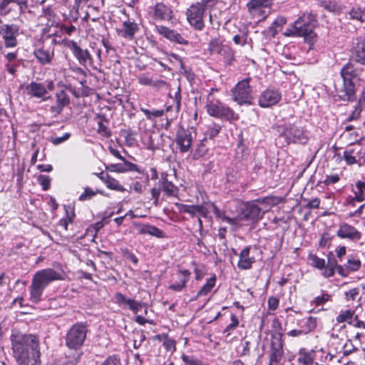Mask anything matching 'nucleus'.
I'll use <instances>...</instances> for the list:
<instances>
[{
	"label": "nucleus",
	"instance_id": "f257e3e1",
	"mask_svg": "<svg viewBox=\"0 0 365 365\" xmlns=\"http://www.w3.org/2000/svg\"><path fill=\"white\" fill-rule=\"evenodd\" d=\"M13 356L18 365H40L41 352L37 337L13 333L11 336Z\"/></svg>",
	"mask_w": 365,
	"mask_h": 365
},
{
	"label": "nucleus",
	"instance_id": "f03ea898",
	"mask_svg": "<svg viewBox=\"0 0 365 365\" xmlns=\"http://www.w3.org/2000/svg\"><path fill=\"white\" fill-rule=\"evenodd\" d=\"M61 274L52 268H46L36 272L29 287V300L37 304L42 300L44 289L53 282L61 280Z\"/></svg>",
	"mask_w": 365,
	"mask_h": 365
},
{
	"label": "nucleus",
	"instance_id": "7ed1b4c3",
	"mask_svg": "<svg viewBox=\"0 0 365 365\" xmlns=\"http://www.w3.org/2000/svg\"><path fill=\"white\" fill-rule=\"evenodd\" d=\"M315 16L311 13H304L298 19L287 28L284 32L286 36H304L312 38L315 26Z\"/></svg>",
	"mask_w": 365,
	"mask_h": 365
},
{
	"label": "nucleus",
	"instance_id": "20e7f679",
	"mask_svg": "<svg viewBox=\"0 0 365 365\" xmlns=\"http://www.w3.org/2000/svg\"><path fill=\"white\" fill-rule=\"evenodd\" d=\"M306 130L294 124H284L282 126V131L276 140V143L281 147L291 143L306 144L308 141Z\"/></svg>",
	"mask_w": 365,
	"mask_h": 365
},
{
	"label": "nucleus",
	"instance_id": "39448f33",
	"mask_svg": "<svg viewBox=\"0 0 365 365\" xmlns=\"http://www.w3.org/2000/svg\"><path fill=\"white\" fill-rule=\"evenodd\" d=\"M217 0H201L192 4L186 11L187 20L195 29L201 31L205 26L204 14L207 9L214 7Z\"/></svg>",
	"mask_w": 365,
	"mask_h": 365
},
{
	"label": "nucleus",
	"instance_id": "423d86ee",
	"mask_svg": "<svg viewBox=\"0 0 365 365\" xmlns=\"http://www.w3.org/2000/svg\"><path fill=\"white\" fill-rule=\"evenodd\" d=\"M87 334V328L83 324H75L68 331L66 336V345L74 351H80Z\"/></svg>",
	"mask_w": 365,
	"mask_h": 365
},
{
	"label": "nucleus",
	"instance_id": "0eeeda50",
	"mask_svg": "<svg viewBox=\"0 0 365 365\" xmlns=\"http://www.w3.org/2000/svg\"><path fill=\"white\" fill-rule=\"evenodd\" d=\"M207 113L215 118L224 119L230 122L238 119V115L233 110L218 100H207L206 104Z\"/></svg>",
	"mask_w": 365,
	"mask_h": 365
},
{
	"label": "nucleus",
	"instance_id": "6e6552de",
	"mask_svg": "<svg viewBox=\"0 0 365 365\" xmlns=\"http://www.w3.org/2000/svg\"><path fill=\"white\" fill-rule=\"evenodd\" d=\"M54 89V83L52 81H46L44 83L31 81L26 86V92L31 98L40 99L41 101H46L51 98L49 91Z\"/></svg>",
	"mask_w": 365,
	"mask_h": 365
},
{
	"label": "nucleus",
	"instance_id": "1a4fd4ad",
	"mask_svg": "<svg viewBox=\"0 0 365 365\" xmlns=\"http://www.w3.org/2000/svg\"><path fill=\"white\" fill-rule=\"evenodd\" d=\"M19 26L14 24H2L0 26V50L4 45L6 48H14L18 44Z\"/></svg>",
	"mask_w": 365,
	"mask_h": 365
},
{
	"label": "nucleus",
	"instance_id": "9d476101",
	"mask_svg": "<svg viewBox=\"0 0 365 365\" xmlns=\"http://www.w3.org/2000/svg\"><path fill=\"white\" fill-rule=\"evenodd\" d=\"M232 96L233 101L239 105L252 103V89L250 86V78H245L232 89Z\"/></svg>",
	"mask_w": 365,
	"mask_h": 365
},
{
	"label": "nucleus",
	"instance_id": "9b49d317",
	"mask_svg": "<svg viewBox=\"0 0 365 365\" xmlns=\"http://www.w3.org/2000/svg\"><path fill=\"white\" fill-rule=\"evenodd\" d=\"M284 356L282 334H272L269 365H280Z\"/></svg>",
	"mask_w": 365,
	"mask_h": 365
},
{
	"label": "nucleus",
	"instance_id": "f8f14e48",
	"mask_svg": "<svg viewBox=\"0 0 365 365\" xmlns=\"http://www.w3.org/2000/svg\"><path fill=\"white\" fill-rule=\"evenodd\" d=\"M149 14L156 21H170L173 12L172 9L163 2H158L149 8Z\"/></svg>",
	"mask_w": 365,
	"mask_h": 365
},
{
	"label": "nucleus",
	"instance_id": "ddd939ff",
	"mask_svg": "<svg viewBox=\"0 0 365 365\" xmlns=\"http://www.w3.org/2000/svg\"><path fill=\"white\" fill-rule=\"evenodd\" d=\"M194 131L180 127L176 133L175 142L181 153L188 152L193 140Z\"/></svg>",
	"mask_w": 365,
	"mask_h": 365
},
{
	"label": "nucleus",
	"instance_id": "4468645a",
	"mask_svg": "<svg viewBox=\"0 0 365 365\" xmlns=\"http://www.w3.org/2000/svg\"><path fill=\"white\" fill-rule=\"evenodd\" d=\"M273 0H250L247 7L252 16L264 19L267 16L264 9L271 8Z\"/></svg>",
	"mask_w": 365,
	"mask_h": 365
},
{
	"label": "nucleus",
	"instance_id": "2eb2a0df",
	"mask_svg": "<svg viewBox=\"0 0 365 365\" xmlns=\"http://www.w3.org/2000/svg\"><path fill=\"white\" fill-rule=\"evenodd\" d=\"M336 235L341 239H349L353 242H356L361 238V233L354 226L346 222L339 225Z\"/></svg>",
	"mask_w": 365,
	"mask_h": 365
},
{
	"label": "nucleus",
	"instance_id": "dca6fc26",
	"mask_svg": "<svg viewBox=\"0 0 365 365\" xmlns=\"http://www.w3.org/2000/svg\"><path fill=\"white\" fill-rule=\"evenodd\" d=\"M365 152L359 144L348 148L344 152V158L347 165H351L359 163L364 158Z\"/></svg>",
	"mask_w": 365,
	"mask_h": 365
},
{
	"label": "nucleus",
	"instance_id": "f3484780",
	"mask_svg": "<svg viewBox=\"0 0 365 365\" xmlns=\"http://www.w3.org/2000/svg\"><path fill=\"white\" fill-rule=\"evenodd\" d=\"M281 99V94L277 90L267 89L259 96V105L267 108L277 104Z\"/></svg>",
	"mask_w": 365,
	"mask_h": 365
},
{
	"label": "nucleus",
	"instance_id": "a211bd4d",
	"mask_svg": "<svg viewBox=\"0 0 365 365\" xmlns=\"http://www.w3.org/2000/svg\"><path fill=\"white\" fill-rule=\"evenodd\" d=\"M68 47L71 50L74 56L78 59L79 63L86 66L87 63L92 64L93 59L88 50L82 49L77 43L73 41H69Z\"/></svg>",
	"mask_w": 365,
	"mask_h": 365
},
{
	"label": "nucleus",
	"instance_id": "6ab92c4d",
	"mask_svg": "<svg viewBox=\"0 0 365 365\" xmlns=\"http://www.w3.org/2000/svg\"><path fill=\"white\" fill-rule=\"evenodd\" d=\"M264 212L261 208L254 202H249L245 205V210L242 215H239L240 220H250L251 221H257L262 218Z\"/></svg>",
	"mask_w": 365,
	"mask_h": 365
},
{
	"label": "nucleus",
	"instance_id": "aec40b11",
	"mask_svg": "<svg viewBox=\"0 0 365 365\" xmlns=\"http://www.w3.org/2000/svg\"><path fill=\"white\" fill-rule=\"evenodd\" d=\"M361 71V68L356 67L353 63L349 62L341 68V76L344 82L354 83V81L359 78Z\"/></svg>",
	"mask_w": 365,
	"mask_h": 365
},
{
	"label": "nucleus",
	"instance_id": "412c9836",
	"mask_svg": "<svg viewBox=\"0 0 365 365\" xmlns=\"http://www.w3.org/2000/svg\"><path fill=\"white\" fill-rule=\"evenodd\" d=\"M190 272L187 269L180 270L178 274V281L169 285V289L175 292H181L189 281Z\"/></svg>",
	"mask_w": 365,
	"mask_h": 365
},
{
	"label": "nucleus",
	"instance_id": "4be33fe9",
	"mask_svg": "<svg viewBox=\"0 0 365 365\" xmlns=\"http://www.w3.org/2000/svg\"><path fill=\"white\" fill-rule=\"evenodd\" d=\"M352 57L358 63L365 66V38H359L352 50Z\"/></svg>",
	"mask_w": 365,
	"mask_h": 365
},
{
	"label": "nucleus",
	"instance_id": "5701e85b",
	"mask_svg": "<svg viewBox=\"0 0 365 365\" xmlns=\"http://www.w3.org/2000/svg\"><path fill=\"white\" fill-rule=\"evenodd\" d=\"M123 163L110 164L106 169L113 173H126L128 171H138V166L130 162L123 160Z\"/></svg>",
	"mask_w": 365,
	"mask_h": 365
},
{
	"label": "nucleus",
	"instance_id": "b1692460",
	"mask_svg": "<svg viewBox=\"0 0 365 365\" xmlns=\"http://www.w3.org/2000/svg\"><path fill=\"white\" fill-rule=\"evenodd\" d=\"M250 247H245L240 253L237 267L241 269H249L255 262L253 257H250Z\"/></svg>",
	"mask_w": 365,
	"mask_h": 365
},
{
	"label": "nucleus",
	"instance_id": "393cba45",
	"mask_svg": "<svg viewBox=\"0 0 365 365\" xmlns=\"http://www.w3.org/2000/svg\"><path fill=\"white\" fill-rule=\"evenodd\" d=\"M53 50L46 48L43 46L34 51V56L39 63L43 65L50 63L53 58Z\"/></svg>",
	"mask_w": 365,
	"mask_h": 365
},
{
	"label": "nucleus",
	"instance_id": "a878e982",
	"mask_svg": "<svg viewBox=\"0 0 365 365\" xmlns=\"http://www.w3.org/2000/svg\"><path fill=\"white\" fill-rule=\"evenodd\" d=\"M354 83L344 82L343 90L339 98L343 101H354L356 100Z\"/></svg>",
	"mask_w": 365,
	"mask_h": 365
},
{
	"label": "nucleus",
	"instance_id": "bb28decb",
	"mask_svg": "<svg viewBox=\"0 0 365 365\" xmlns=\"http://www.w3.org/2000/svg\"><path fill=\"white\" fill-rule=\"evenodd\" d=\"M354 196L350 201V204H354V202H361L365 200V182L358 180L355 183V187L352 190Z\"/></svg>",
	"mask_w": 365,
	"mask_h": 365
},
{
	"label": "nucleus",
	"instance_id": "cd10ccee",
	"mask_svg": "<svg viewBox=\"0 0 365 365\" xmlns=\"http://www.w3.org/2000/svg\"><path fill=\"white\" fill-rule=\"evenodd\" d=\"M339 264H337V260L332 252H329L327 255V264L325 269L323 272V275L325 277H330L334 274L336 268Z\"/></svg>",
	"mask_w": 365,
	"mask_h": 365
},
{
	"label": "nucleus",
	"instance_id": "c85d7f7f",
	"mask_svg": "<svg viewBox=\"0 0 365 365\" xmlns=\"http://www.w3.org/2000/svg\"><path fill=\"white\" fill-rule=\"evenodd\" d=\"M27 0H1L0 3V11L2 15H8L12 8L10 6L11 4L18 5L20 9L26 6Z\"/></svg>",
	"mask_w": 365,
	"mask_h": 365
},
{
	"label": "nucleus",
	"instance_id": "c756f323",
	"mask_svg": "<svg viewBox=\"0 0 365 365\" xmlns=\"http://www.w3.org/2000/svg\"><path fill=\"white\" fill-rule=\"evenodd\" d=\"M314 355L315 352L313 350L307 351L305 349H301L298 352L297 362L302 365H312Z\"/></svg>",
	"mask_w": 365,
	"mask_h": 365
},
{
	"label": "nucleus",
	"instance_id": "7c9ffc66",
	"mask_svg": "<svg viewBox=\"0 0 365 365\" xmlns=\"http://www.w3.org/2000/svg\"><path fill=\"white\" fill-rule=\"evenodd\" d=\"M139 233L141 235H150L156 237H163V232L155 226L148 224L143 225L140 227Z\"/></svg>",
	"mask_w": 365,
	"mask_h": 365
},
{
	"label": "nucleus",
	"instance_id": "2f4dec72",
	"mask_svg": "<svg viewBox=\"0 0 365 365\" xmlns=\"http://www.w3.org/2000/svg\"><path fill=\"white\" fill-rule=\"evenodd\" d=\"M161 190L170 196H175L178 195V188L171 182L168 181L166 178H163L159 181Z\"/></svg>",
	"mask_w": 365,
	"mask_h": 365
},
{
	"label": "nucleus",
	"instance_id": "473e14b6",
	"mask_svg": "<svg viewBox=\"0 0 365 365\" xmlns=\"http://www.w3.org/2000/svg\"><path fill=\"white\" fill-rule=\"evenodd\" d=\"M82 355L81 351H73L71 354H67L66 359L63 361H57L55 363L61 365H76Z\"/></svg>",
	"mask_w": 365,
	"mask_h": 365
},
{
	"label": "nucleus",
	"instance_id": "72a5a7b5",
	"mask_svg": "<svg viewBox=\"0 0 365 365\" xmlns=\"http://www.w3.org/2000/svg\"><path fill=\"white\" fill-rule=\"evenodd\" d=\"M222 129V126L220 124L211 122L206 125L205 130H204L205 138L207 139H212L216 137Z\"/></svg>",
	"mask_w": 365,
	"mask_h": 365
},
{
	"label": "nucleus",
	"instance_id": "f704fd0d",
	"mask_svg": "<svg viewBox=\"0 0 365 365\" xmlns=\"http://www.w3.org/2000/svg\"><path fill=\"white\" fill-rule=\"evenodd\" d=\"M286 24L287 19L283 16H278L268 29L272 33V36H274L278 31L281 30Z\"/></svg>",
	"mask_w": 365,
	"mask_h": 365
},
{
	"label": "nucleus",
	"instance_id": "c9c22d12",
	"mask_svg": "<svg viewBox=\"0 0 365 365\" xmlns=\"http://www.w3.org/2000/svg\"><path fill=\"white\" fill-rule=\"evenodd\" d=\"M361 265V263L359 257L353 255L348 256L346 264V269H348V271L350 272H356L359 270Z\"/></svg>",
	"mask_w": 365,
	"mask_h": 365
},
{
	"label": "nucleus",
	"instance_id": "e433bc0d",
	"mask_svg": "<svg viewBox=\"0 0 365 365\" xmlns=\"http://www.w3.org/2000/svg\"><path fill=\"white\" fill-rule=\"evenodd\" d=\"M123 36L125 38H132L138 30L137 24L130 21H125L123 24Z\"/></svg>",
	"mask_w": 365,
	"mask_h": 365
},
{
	"label": "nucleus",
	"instance_id": "4c0bfd02",
	"mask_svg": "<svg viewBox=\"0 0 365 365\" xmlns=\"http://www.w3.org/2000/svg\"><path fill=\"white\" fill-rule=\"evenodd\" d=\"M217 54L224 58L227 64L230 65L235 60L234 53L232 48L227 45H225Z\"/></svg>",
	"mask_w": 365,
	"mask_h": 365
},
{
	"label": "nucleus",
	"instance_id": "58836bf2",
	"mask_svg": "<svg viewBox=\"0 0 365 365\" xmlns=\"http://www.w3.org/2000/svg\"><path fill=\"white\" fill-rule=\"evenodd\" d=\"M216 282L215 277H211L207 280L206 284L199 290L197 292V297L205 296L207 295L214 287Z\"/></svg>",
	"mask_w": 365,
	"mask_h": 365
},
{
	"label": "nucleus",
	"instance_id": "ea45409f",
	"mask_svg": "<svg viewBox=\"0 0 365 365\" xmlns=\"http://www.w3.org/2000/svg\"><path fill=\"white\" fill-rule=\"evenodd\" d=\"M104 184L110 190H113L118 192H124L125 190L124 187L121 185L116 179L112 178L110 175L108 178H107V180Z\"/></svg>",
	"mask_w": 365,
	"mask_h": 365
},
{
	"label": "nucleus",
	"instance_id": "a19ab883",
	"mask_svg": "<svg viewBox=\"0 0 365 365\" xmlns=\"http://www.w3.org/2000/svg\"><path fill=\"white\" fill-rule=\"evenodd\" d=\"M140 109L150 120H154L155 118L163 116L165 113V111L163 109L153 110H150L144 108H140Z\"/></svg>",
	"mask_w": 365,
	"mask_h": 365
},
{
	"label": "nucleus",
	"instance_id": "79ce46f5",
	"mask_svg": "<svg viewBox=\"0 0 365 365\" xmlns=\"http://www.w3.org/2000/svg\"><path fill=\"white\" fill-rule=\"evenodd\" d=\"M56 104L63 108L69 104V98L64 91H61L56 94Z\"/></svg>",
	"mask_w": 365,
	"mask_h": 365
},
{
	"label": "nucleus",
	"instance_id": "37998d69",
	"mask_svg": "<svg viewBox=\"0 0 365 365\" xmlns=\"http://www.w3.org/2000/svg\"><path fill=\"white\" fill-rule=\"evenodd\" d=\"M317 327V319L312 317H309L306 319L304 324L302 326V329L304 330L305 334H308L313 331Z\"/></svg>",
	"mask_w": 365,
	"mask_h": 365
},
{
	"label": "nucleus",
	"instance_id": "c03bdc74",
	"mask_svg": "<svg viewBox=\"0 0 365 365\" xmlns=\"http://www.w3.org/2000/svg\"><path fill=\"white\" fill-rule=\"evenodd\" d=\"M354 315V312L351 310L342 311L336 318L338 323L347 322L349 324H353L351 322Z\"/></svg>",
	"mask_w": 365,
	"mask_h": 365
},
{
	"label": "nucleus",
	"instance_id": "a18cd8bd",
	"mask_svg": "<svg viewBox=\"0 0 365 365\" xmlns=\"http://www.w3.org/2000/svg\"><path fill=\"white\" fill-rule=\"evenodd\" d=\"M225 46L220 38H214L209 43V51L212 53H218Z\"/></svg>",
	"mask_w": 365,
	"mask_h": 365
},
{
	"label": "nucleus",
	"instance_id": "49530a36",
	"mask_svg": "<svg viewBox=\"0 0 365 365\" xmlns=\"http://www.w3.org/2000/svg\"><path fill=\"white\" fill-rule=\"evenodd\" d=\"M311 264L316 268L322 269L326 267L325 260L322 258H319L315 255H311L309 257Z\"/></svg>",
	"mask_w": 365,
	"mask_h": 365
},
{
	"label": "nucleus",
	"instance_id": "de8ad7c7",
	"mask_svg": "<svg viewBox=\"0 0 365 365\" xmlns=\"http://www.w3.org/2000/svg\"><path fill=\"white\" fill-rule=\"evenodd\" d=\"M349 16L351 19L365 21V14L359 8H352L349 11Z\"/></svg>",
	"mask_w": 365,
	"mask_h": 365
},
{
	"label": "nucleus",
	"instance_id": "09e8293b",
	"mask_svg": "<svg viewBox=\"0 0 365 365\" xmlns=\"http://www.w3.org/2000/svg\"><path fill=\"white\" fill-rule=\"evenodd\" d=\"M168 39L170 41L178 43L180 44H187V41H186L179 33H178L175 30L170 29Z\"/></svg>",
	"mask_w": 365,
	"mask_h": 365
},
{
	"label": "nucleus",
	"instance_id": "8fccbe9b",
	"mask_svg": "<svg viewBox=\"0 0 365 365\" xmlns=\"http://www.w3.org/2000/svg\"><path fill=\"white\" fill-rule=\"evenodd\" d=\"M324 7L326 9L332 11L339 13L343 9V6L337 3L336 1H329L324 3Z\"/></svg>",
	"mask_w": 365,
	"mask_h": 365
},
{
	"label": "nucleus",
	"instance_id": "3c124183",
	"mask_svg": "<svg viewBox=\"0 0 365 365\" xmlns=\"http://www.w3.org/2000/svg\"><path fill=\"white\" fill-rule=\"evenodd\" d=\"M97 192L101 194H103L102 191H93L90 187H86L84 189V192L79 196L80 201H86L91 199L93 196L96 195Z\"/></svg>",
	"mask_w": 365,
	"mask_h": 365
},
{
	"label": "nucleus",
	"instance_id": "603ef678",
	"mask_svg": "<svg viewBox=\"0 0 365 365\" xmlns=\"http://www.w3.org/2000/svg\"><path fill=\"white\" fill-rule=\"evenodd\" d=\"M206 141H207V138L204 137V138L202 140H201L200 141V143H198L197 144L196 150L194 154V157L195 158L203 156L206 153L207 150H206L205 145V143Z\"/></svg>",
	"mask_w": 365,
	"mask_h": 365
},
{
	"label": "nucleus",
	"instance_id": "864d4df0",
	"mask_svg": "<svg viewBox=\"0 0 365 365\" xmlns=\"http://www.w3.org/2000/svg\"><path fill=\"white\" fill-rule=\"evenodd\" d=\"M39 184L42 186L43 190H48L50 187L51 178L44 175H40L38 178Z\"/></svg>",
	"mask_w": 365,
	"mask_h": 365
},
{
	"label": "nucleus",
	"instance_id": "5fc2aeb1",
	"mask_svg": "<svg viewBox=\"0 0 365 365\" xmlns=\"http://www.w3.org/2000/svg\"><path fill=\"white\" fill-rule=\"evenodd\" d=\"M128 307L133 312V313L137 314L139 312L143 311V304L132 299L129 302Z\"/></svg>",
	"mask_w": 365,
	"mask_h": 365
},
{
	"label": "nucleus",
	"instance_id": "6e6d98bb",
	"mask_svg": "<svg viewBox=\"0 0 365 365\" xmlns=\"http://www.w3.org/2000/svg\"><path fill=\"white\" fill-rule=\"evenodd\" d=\"M180 72L187 78L189 81L195 79V74L189 68L186 67L184 63H181Z\"/></svg>",
	"mask_w": 365,
	"mask_h": 365
},
{
	"label": "nucleus",
	"instance_id": "4d7b16f0",
	"mask_svg": "<svg viewBox=\"0 0 365 365\" xmlns=\"http://www.w3.org/2000/svg\"><path fill=\"white\" fill-rule=\"evenodd\" d=\"M98 133L105 137L110 135V131L108 128L104 125L102 120L98 122Z\"/></svg>",
	"mask_w": 365,
	"mask_h": 365
},
{
	"label": "nucleus",
	"instance_id": "13d9d810",
	"mask_svg": "<svg viewBox=\"0 0 365 365\" xmlns=\"http://www.w3.org/2000/svg\"><path fill=\"white\" fill-rule=\"evenodd\" d=\"M100 365H121L120 359L116 355L108 356Z\"/></svg>",
	"mask_w": 365,
	"mask_h": 365
},
{
	"label": "nucleus",
	"instance_id": "bf43d9fd",
	"mask_svg": "<svg viewBox=\"0 0 365 365\" xmlns=\"http://www.w3.org/2000/svg\"><path fill=\"white\" fill-rule=\"evenodd\" d=\"M331 298V295L327 293H324L321 296H318L314 299V304L316 306H320L328 302Z\"/></svg>",
	"mask_w": 365,
	"mask_h": 365
},
{
	"label": "nucleus",
	"instance_id": "052dcab7",
	"mask_svg": "<svg viewBox=\"0 0 365 365\" xmlns=\"http://www.w3.org/2000/svg\"><path fill=\"white\" fill-rule=\"evenodd\" d=\"M182 359L186 365H200V361L194 358L192 356L183 354Z\"/></svg>",
	"mask_w": 365,
	"mask_h": 365
},
{
	"label": "nucleus",
	"instance_id": "680f3d73",
	"mask_svg": "<svg viewBox=\"0 0 365 365\" xmlns=\"http://www.w3.org/2000/svg\"><path fill=\"white\" fill-rule=\"evenodd\" d=\"M359 294V288H353L345 292V297L347 301L354 300Z\"/></svg>",
	"mask_w": 365,
	"mask_h": 365
},
{
	"label": "nucleus",
	"instance_id": "e2e57ef3",
	"mask_svg": "<svg viewBox=\"0 0 365 365\" xmlns=\"http://www.w3.org/2000/svg\"><path fill=\"white\" fill-rule=\"evenodd\" d=\"M115 301L119 304H127L129 305V302L132 300V299L127 298L121 293H116L115 295Z\"/></svg>",
	"mask_w": 365,
	"mask_h": 365
},
{
	"label": "nucleus",
	"instance_id": "0e129e2a",
	"mask_svg": "<svg viewBox=\"0 0 365 365\" xmlns=\"http://www.w3.org/2000/svg\"><path fill=\"white\" fill-rule=\"evenodd\" d=\"M340 180L339 175L337 174L327 175L325 180H324V184L326 185H329L331 184H334L339 182Z\"/></svg>",
	"mask_w": 365,
	"mask_h": 365
},
{
	"label": "nucleus",
	"instance_id": "69168bd1",
	"mask_svg": "<svg viewBox=\"0 0 365 365\" xmlns=\"http://www.w3.org/2000/svg\"><path fill=\"white\" fill-rule=\"evenodd\" d=\"M361 111V109L360 106H356L354 110L347 118L346 121L350 122L352 120H357L360 117Z\"/></svg>",
	"mask_w": 365,
	"mask_h": 365
},
{
	"label": "nucleus",
	"instance_id": "338daca9",
	"mask_svg": "<svg viewBox=\"0 0 365 365\" xmlns=\"http://www.w3.org/2000/svg\"><path fill=\"white\" fill-rule=\"evenodd\" d=\"M160 190H161V188L160 186H159V187H153L151 189L152 198L154 200L153 203L155 205H158V200H159V197L160 195Z\"/></svg>",
	"mask_w": 365,
	"mask_h": 365
},
{
	"label": "nucleus",
	"instance_id": "774afa93",
	"mask_svg": "<svg viewBox=\"0 0 365 365\" xmlns=\"http://www.w3.org/2000/svg\"><path fill=\"white\" fill-rule=\"evenodd\" d=\"M250 342L249 341H245L242 343L241 346H242V350L240 353V356H249L250 353Z\"/></svg>",
	"mask_w": 365,
	"mask_h": 365
}]
</instances>
